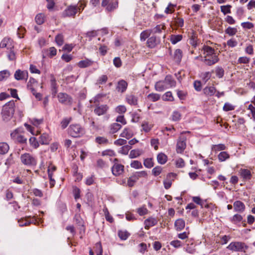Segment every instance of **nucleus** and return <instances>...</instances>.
<instances>
[{
    "mask_svg": "<svg viewBox=\"0 0 255 255\" xmlns=\"http://www.w3.org/2000/svg\"><path fill=\"white\" fill-rule=\"evenodd\" d=\"M20 159L23 165L28 167L34 166L37 164V160L35 157L29 153L21 154Z\"/></svg>",
    "mask_w": 255,
    "mask_h": 255,
    "instance_id": "obj_1",
    "label": "nucleus"
},
{
    "mask_svg": "<svg viewBox=\"0 0 255 255\" xmlns=\"http://www.w3.org/2000/svg\"><path fill=\"white\" fill-rule=\"evenodd\" d=\"M69 133L74 137H79L85 133L84 129L79 124H72L68 129Z\"/></svg>",
    "mask_w": 255,
    "mask_h": 255,
    "instance_id": "obj_2",
    "label": "nucleus"
},
{
    "mask_svg": "<svg viewBox=\"0 0 255 255\" xmlns=\"http://www.w3.org/2000/svg\"><path fill=\"white\" fill-rule=\"evenodd\" d=\"M227 248L233 252H246L248 249V246L243 242H233L231 243Z\"/></svg>",
    "mask_w": 255,
    "mask_h": 255,
    "instance_id": "obj_3",
    "label": "nucleus"
},
{
    "mask_svg": "<svg viewBox=\"0 0 255 255\" xmlns=\"http://www.w3.org/2000/svg\"><path fill=\"white\" fill-rule=\"evenodd\" d=\"M102 6L105 7L107 11H112L118 8V0H103L102 2Z\"/></svg>",
    "mask_w": 255,
    "mask_h": 255,
    "instance_id": "obj_4",
    "label": "nucleus"
},
{
    "mask_svg": "<svg viewBox=\"0 0 255 255\" xmlns=\"http://www.w3.org/2000/svg\"><path fill=\"white\" fill-rule=\"evenodd\" d=\"M14 109L13 107H10L9 105H5L1 112L3 120L6 122L8 121L12 117Z\"/></svg>",
    "mask_w": 255,
    "mask_h": 255,
    "instance_id": "obj_5",
    "label": "nucleus"
},
{
    "mask_svg": "<svg viewBox=\"0 0 255 255\" xmlns=\"http://www.w3.org/2000/svg\"><path fill=\"white\" fill-rule=\"evenodd\" d=\"M77 6H70L65 9L62 12V16L63 17H70L74 16L78 12V10H80V7Z\"/></svg>",
    "mask_w": 255,
    "mask_h": 255,
    "instance_id": "obj_6",
    "label": "nucleus"
},
{
    "mask_svg": "<svg viewBox=\"0 0 255 255\" xmlns=\"http://www.w3.org/2000/svg\"><path fill=\"white\" fill-rule=\"evenodd\" d=\"M109 107L107 105H95L94 112L95 114L100 116L106 114L109 110Z\"/></svg>",
    "mask_w": 255,
    "mask_h": 255,
    "instance_id": "obj_7",
    "label": "nucleus"
},
{
    "mask_svg": "<svg viewBox=\"0 0 255 255\" xmlns=\"http://www.w3.org/2000/svg\"><path fill=\"white\" fill-rule=\"evenodd\" d=\"M176 176V174L172 172L168 173L166 175L163 181L164 187L166 189H168L171 187L172 181H174Z\"/></svg>",
    "mask_w": 255,
    "mask_h": 255,
    "instance_id": "obj_8",
    "label": "nucleus"
},
{
    "mask_svg": "<svg viewBox=\"0 0 255 255\" xmlns=\"http://www.w3.org/2000/svg\"><path fill=\"white\" fill-rule=\"evenodd\" d=\"M58 99L60 103L64 105H70L72 103L71 97L66 93H59Z\"/></svg>",
    "mask_w": 255,
    "mask_h": 255,
    "instance_id": "obj_9",
    "label": "nucleus"
},
{
    "mask_svg": "<svg viewBox=\"0 0 255 255\" xmlns=\"http://www.w3.org/2000/svg\"><path fill=\"white\" fill-rule=\"evenodd\" d=\"M14 77L16 80H26L28 77V74L27 71L18 69L15 71Z\"/></svg>",
    "mask_w": 255,
    "mask_h": 255,
    "instance_id": "obj_10",
    "label": "nucleus"
},
{
    "mask_svg": "<svg viewBox=\"0 0 255 255\" xmlns=\"http://www.w3.org/2000/svg\"><path fill=\"white\" fill-rule=\"evenodd\" d=\"M201 51L203 52L204 58L216 55L215 49L208 45H204L201 49Z\"/></svg>",
    "mask_w": 255,
    "mask_h": 255,
    "instance_id": "obj_11",
    "label": "nucleus"
},
{
    "mask_svg": "<svg viewBox=\"0 0 255 255\" xmlns=\"http://www.w3.org/2000/svg\"><path fill=\"white\" fill-rule=\"evenodd\" d=\"M201 60L205 62L207 65L211 66L217 63L219 60V58L218 55L216 54L210 56V57H207L201 59Z\"/></svg>",
    "mask_w": 255,
    "mask_h": 255,
    "instance_id": "obj_12",
    "label": "nucleus"
},
{
    "mask_svg": "<svg viewBox=\"0 0 255 255\" xmlns=\"http://www.w3.org/2000/svg\"><path fill=\"white\" fill-rule=\"evenodd\" d=\"M185 141V138H179L176 145V151L177 153H181L185 149L186 146Z\"/></svg>",
    "mask_w": 255,
    "mask_h": 255,
    "instance_id": "obj_13",
    "label": "nucleus"
},
{
    "mask_svg": "<svg viewBox=\"0 0 255 255\" xmlns=\"http://www.w3.org/2000/svg\"><path fill=\"white\" fill-rule=\"evenodd\" d=\"M112 173L115 176H119L122 174L124 171V166L115 163L112 167Z\"/></svg>",
    "mask_w": 255,
    "mask_h": 255,
    "instance_id": "obj_14",
    "label": "nucleus"
},
{
    "mask_svg": "<svg viewBox=\"0 0 255 255\" xmlns=\"http://www.w3.org/2000/svg\"><path fill=\"white\" fill-rule=\"evenodd\" d=\"M0 47L1 48L7 47V49L13 48L12 40L9 38H4L0 43Z\"/></svg>",
    "mask_w": 255,
    "mask_h": 255,
    "instance_id": "obj_15",
    "label": "nucleus"
},
{
    "mask_svg": "<svg viewBox=\"0 0 255 255\" xmlns=\"http://www.w3.org/2000/svg\"><path fill=\"white\" fill-rule=\"evenodd\" d=\"M233 206L234 210L236 212L242 213L243 212L245 209V204L240 201H235L233 204Z\"/></svg>",
    "mask_w": 255,
    "mask_h": 255,
    "instance_id": "obj_16",
    "label": "nucleus"
},
{
    "mask_svg": "<svg viewBox=\"0 0 255 255\" xmlns=\"http://www.w3.org/2000/svg\"><path fill=\"white\" fill-rule=\"evenodd\" d=\"M167 88H169V86L166 85L165 80L158 81L155 85V90L159 92L163 91Z\"/></svg>",
    "mask_w": 255,
    "mask_h": 255,
    "instance_id": "obj_17",
    "label": "nucleus"
},
{
    "mask_svg": "<svg viewBox=\"0 0 255 255\" xmlns=\"http://www.w3.org/2000/svg\"><path fill=\"white\" fill-rule=\"evenodd\" d=\"M35 219L34 218L30 219V217H27L25 219H21L18 221L20 226H28L31 223H35Z\"/></svg>",
    "mask_w": 255,
    "mask_h": 255,
    "instance_id": "obj_18",
    "label": "nucleus"
},
{
    "mask_svg": "<svg viewBox=\"0 0 255 255\" xmlns=\"http://www.w3.org/2000/svg\"><path fill=\"white\" fill-rule=\"evenodd\" d=\"M241 177L245 180H249L252 177V174L250 170L247 169H241L240 170Z\"/></svg>",
    "mask_w": 255,
    "mask_h": 255,
    "instance_id": "obj_19",
    "label": "nucleus"
},
{
    "mask_svg": "<svg viewBox=\"0 0 255 255\" xmlns=\"http://www.w3.org/2000/svg\"><path fill=\"white\" fill-rule=\"evenodd\" d=\"M204 94L207 96H213L216 92V89L214 86H207L203 89Z\"/></svg>",
    "mask_w": 255,
    "mask_h": 255,
    "instance_id": "obj_20",
    "label": "nucleus"
},
{
    "mask_svg": "<svg viewBox=\"0 0 255 255\" xmlns=\"http://www.w3.org/2000/svg\"><path fill=\"white\" fill-rule=\"evenodd\" d=\"M157 223V220L153 218H149L146 219L144 223L146 229H148L150 227L155 225Z\"/></svg>",
    "mask_w": 255,
    "mask_h": 255,
    "instance_id": "obj_21",
    "label": "nucleus"
},
{
    "mask_svg": "<svg viewBox=\"0 0 255 255\" xmlns=\"http://www.w3.org/2000/svg\"><path fill=\"white\" fill-rule=\"evenodd\" d=\"M93 64V61L88 59H86L85 60H81V61H79L77 65L80 68H86V67H89V66H91Z\"/></svg>",
    "mask_w": 255,
    "mask_h": 255,
    "instance_id": "obj_22",
    "label": "nucleus"
},
{
    "mask_svg": "<svg viewBox=\"0 0 255 255\" xmlns=\"http://www.w3.org/2000/svg\"><path fill=\"white\" fill-rule=\"evenodd\" d=\"M153 127V125L151 123L144 121L142 122L141 124V130L144 131L145 132H148L150 131Z\"/></svg>",
    "mask_w": 255,
    "mask_h": 255,
    "instance_id": "obj_23",
    "label": "nucleus"
},
{
    "mask_svg": "<svg viewBox=\"0 0 255 255\" xmlns=\"http://www.w3.org/2000/svg\"><path fill=\"white\" fill-rule=\"evenodd\" d=\"M121 136L127 139H129L133 136V132L129 128H125L121 133Z\"/></svg>",
    "mask_w": 255,
    "mask_h": 255,
    "instance_id": "obj_24",
    "label": "nucleus"
},
{
    "mask_svg": "<svg viewBox=\"0 0 255 255\" xmlns=\"http://www.w3.org/2000/svg\"><path fill=\"white\" fill-rule=\"evenodd\" d=\"M185 221L182 219H178L175 222L174 225L177 231H181L185 227Z\"/></svg>",
    "mask_w": 255,
    "mask_h": 255,
    "instance_id": "obj_25",
    "label": "nucleus"
},
{
    "mask_svg": "<svg viewBox=\"0 0 255 255\" xmlns=\"http://www.w3.org/2000/svg\"><path fill=\"white\" fill-rule=\"evenodd\" d=\"M165 29V25L164 23H161L158 25H157L156 26L153 27L152 29H151L150 30L152 31V33L153 34L156 33H160L162 32V30H164Z\"/></svg>",
    "mask_w": 255,
    "mask_h": 255,
    "instance_id": "obj_26",
    "label": "nucleus"
},
{
    "mask_svg": "<svg viewBox=\"0 0 255 255\" xmlns=\"http://www.w3.org/2000/svg\"><path fill=\"white\" fill-rule=\"evenodd\" d=\"M127 83L124 80H121L118 83L117 90L118 91L123 93L126 91L127 88Z\"/></svg>",
    "mask_w": 255,
    "mask_h": 255,
    "instance_id": "obj_27",
    "label": "nucleus"
},
{
    "mask_svg": "<svg viewBox=\"0 0 255 255\" xmlns=\"http://www.w3.org/2000/svg\"><path fill=\"white\" fill-rule=\"evenodd\" d=\"M182 57V51L180 49H177L174 53V59L177 63L180 62Z\"/></svg>",
    "mask_w": 255,
    "mask_h": 255,
    "instance_id": "obj_28",
    "label": "nucleus"
},
{
    "mask_svg": "<svg viewBox=\"0 0 255 255\" xmlns=\"http://www.w3.org/2000/svg\"><path fill=\"white\" fill-rule=\"evenodd\" d=\"M147 46L151 48H154L157 44L156 38L155 36H151L149 38L146 42Z\"/></svg>",
    "mask_w": 255,
    "mask_h": 255,
    "instance_id": "obj_29",
    "label": "nucleus"
},
{
    "mask_svg": "<svg viewBox=\"0 0 255 255\" xmlns=\"http://www.w3.org/2000/svg\"><path fill=\"white\" fill-rule=\"evenodd\" d=\"M127 102L131 105H136L137 103V98L132 95H128L126 97Z\"/></svg>",
    "mask_w": 255,
    "mask_h": 255,
    "instance_id": "obj_30",
    "label": "nucleus"
},
{
    "mask_svg": "<svg viewBox=\"0 0 255 255\" xmlns=\"http://www.w3.org/2000/svg\"><path fill=\"white\" fill-rule=\"evenodd\" d=\"M166 85L169 86V88L174 87L176 85V82L175 80L173 79L170 75H167L166 76L164 79Z\"/></svg>",
    "mask_w": 255,
    "mask_h": 255,
    "instance_id": "obj_31",
    "label": "nucleus"
},
{
    "mask_svg": "<svg viewBox=\"0 0 255 255\" xmlns=\"http://www.w3.org/2000/svg\"><path fill=\"white\" fill-rule=\"evenodd\" d=\"M36 84V81L34 78H30L29 80L27 83V87L32 93L34 94V87L35 85Z\"/></svg>",
    "mask_w": 255,
    "mask_h": 255,
    "instance_id": "obj_32",
    "label": "nucleus"
},
{
    "mask_svg": "<svg viewBox=\"0 0 255 255\" xmlns=\"http://www.w3.org/2000/svg\"><path fill=\"white\" fill-rule=\"evenodd\" d=\"M157 160L159 163L164 164L167 160V156L165 154L161 152L157 155Z\"/></svg>",
    "mask_w": 255,
    "mask_h": 255,
    "instance_id": "obj_33",
    "label": "nucleus"
},
{
    "mask_svg": "<svg viewBox=\"0 0 255 255\" xmlns=\"http://www.w3.org/2000/svg\"><path fill=\"white\" fill-rule=\"evenodd\" d=\"M50 141V138L48 134L44 133L40 136L39 142L42 144H47Z\"/></svg>",
    "mask_w": 255,
    "mask_h": 255,
    "instance_id": "obj_34",
    "label": "nucleus"
},
{
    "mask_svg": "<svg viewBox=\"0 0 255 255\" xmlns=\"http://www.w3.org/2000/svg\"><path fill=\"white\" fill-rule=\"evenodd\" d=\"M122 128V126L118 123H114L110 126V132L111 133H115Z\"/></svg>",
    "mask_w": 255,
    "mask_h": 255,
    "instance_id": "obj_35",
    "label": "nucleus"
},
{
    "mask_svg": "<svg viewBox=\"0 0 255 255\" xmlns=\"http://www.w3.org/2000/svg\"><path fill=\"white\" fill-rule=\"evenodd\" d=\"M219 160L221 162L225 161L230 158V155L226 151L221 152L218 156Z\"/></svg>",
    "mask_w": 255,
    "mask_h": 255,
    "instance_id": "obj_36",
    "label": "nucleus"
},
{
    "mask_svg": "<svg viewBox=\"0 0 255 255\" xmlns=\"http://www.w3.org/2000/svg\"><path fill=\"white\" fill-rule=\"evenodd\" d=\"M9 149L8 145L5 142L0 143V154H4L7 152Z\"/></svg>",
    "mask_w": 255,
    "mask_h": 255,
    "instance_id": "obj_37",
    "label": "nucleus"
},
{
    "mask_svg": "<svg viewBox=\"0 0 255 255\" xmlns=\"http://www.w3.org/2000/svg\"><path fill=\"white\" fill-rule=\"evenodd\" d=\"M151 33L152 31H151L150 29H147L142 31L140 35V40L141 41H145V39L147 38Z\"/></svg>",
    "mask_w": 255,
    "mask_h": 255,
    "instance_id": "obj_38",
    "label": "nucleus"
},
{
    "mask_svg": "<svg viewBox=\"0 0 255 255\" xmlns=\"http://www.w3.org/2000/svg\"><path fill=\"white\" fill-rule=\"evenodd\" d=\"M182 35H171L170 36V41L173 44H175L181 41L182 39Z\"/></svg>",
    "mask_w": 255,
    "mask_h": 255,
    "instance_id": "obj_39",
    "label": "nucleus"
},
{
    "mask_svg": "<svg viewBox=\"0 0 255 255\" xmlns=\"http://www.w3.org/2000/svg\"><path fill=\"white\" fill-rule=\"evenodd\" d=\"M160 95L156 93H151L147 95L148 100L152 102H156L160 99Z\"/></svg>",
    "mask_w": 255,
    "mask_h": 255,
    "instance_id": "obj_40",
    "label": "nucleus"
},
{
    "mask_svg": "<svg viewBox=\"0 0 255 255\" xmlns=\"http://www.w3.org/2000/svg\"><path fill=\"white\" fill-rule=\"evenodd\" d=\"M10 75L9 71L7 70L0 71V81L6 79Z\"/></svg>",
    "mask_w": 255,
    "mask_h": 255,
    "instance_id": "obj_41",
    "label": "nucleus"
},
{
    "mask_svg": "<svg viewBox=\"0 0 255 255\" xmlns=\"http://www.w3.org/2000/svg\"><path fill=\"white\" fill-rule=\"evenodd\" d=\"M35 22L39 25L44 23L45 16L42 13H39L36 15L35 18Z\"/></svg>",
    "mask_w": 255,
    "mask_h": 255,
    "instance_id": "obj_42",
    "label": "nucleus"
},
{
    "mask_svg": "<svg viewBox=\"0 0 255 255\" xmlns=\"http://www.w3.org/2000/svg\"><path fill=\"white\" fill-rule=\"evenodd\" d=\"M162 99L165 101H173L174 98L171 92H166L162 96Z\"/></svg>",
    "mask_w": 255,
    "mask_h": 255,
    "instance_id": "obj_43",
    "label": "nucleus"
},
{
    "mask_svg": "<svg viewBox=\"0 0 255 255\" xmlns=\"http://www.w3.org/2000/svg\"><path fill=\"white\" fill-rule=\"evenodd\" d=\"M232 6L231 5L228 4L226 5H222L220 7L221 11L223 13L224 15H226L228 13H230L231 12V8Z\"/></svg>",
    "mask_w": 255,
    "mask_h": 255,
    "instance_id": "obj_44",
    "label": "nucleus"
},
{
    "mask_svg": "<svg viewBox=\"0 0 255 255\" xmlns=\"http://www.w3.org/2000/svg\"><path fill=\"white\" fill-rule=\"evenodd\" d=\"M211 149L213 151L216 152L217 151L225 150L226 149V146L223 144L213 145Z\"/></svg>",
    "mask_w": 255,
    "mask_h": 255,
    "instance_id": "obj_45",
    "label": "nucleus"
},
{
    "mask_svg": "<svg viewBox=\"0 0 255 255\" xmlns=\"http://www.w3.org/2000/svg\"><path fill=\"white\" fill-rule=\"evenodd\" d=\"M237 32V29L235 27H228L225 30V33L230 36L235 35Z\"/></svg>",
    "mask_w": 255,
    "mask_h": 255,
    "instance_id": "obj_46",
    "label": "nucleus"
},
{
    "mask_svg": "<svg viewBox=\"0 0 255 255\" xmlns=\"http://www.w3.org/2000/svg\"><path fill=\"white\" fill-rule=\"evenodd\" d=\"M215 73H216V76L218 78H221L223 77V76L224 75V70L222 67H217L216 68Z\"/></svg>",
    "mask_w": 255,
    "mask_h": 255,
    "instance_id": "obj_47",
    "label": "nucleus"
},
{
    "mask_svg": "<svg viewBox=\"0 0 255 255\" xmlns=\"http://www.w3.org/2000/svg\"><path fill=\"white\" fill-rule=\"evenodd\" d=\"M118 235L121 239L126 240L128 237L129 234L127 231H120L118 233Z\"/></svg>",
    "mask_w": 255,
    "mask_h": 255,
    "instance_id": "obj_48",
    "label": "nucleus"
},
{
    "mask_svg": "<svg viewBox=\"0 0 255 255\" xmlns=\"http://www.w3.org/2000/svg\"><path fill=\"white\" fill-rule=\"evenodd\" d=\"M181 115L178 111H174L171 116V119L173 121H178L180 120Z\"/></svg>",
    "mask_w": 255,
    "mask_h": 255,
    "instance_id": "obj_49",
    "label": "nucleus"
},
{
    "mask_svg": "<svg viewBox=\"0 0 255 255\" xmlns=\"http://www.w3.org/2000/svg\"><path fill=\"white\" fill-rule=\"evenodd\" d=\"M243 220V217L239 214H236L232 217L231 221L234 224H237Z\"/></svg>",
    "mask_w": 255,
    "mask_h": 255,
    "instance_id": "obj_50",
    "label": "nucleus"
},
{
    "mask_svg": "<svg viewBox=\"0 0 255 255\" xmlns=\"http://www.w3.org/2000/svg\"><path fill=\"white\" fill-rule=\"evenodd\" d=\"M115 111L120 114H123L126 113L127 109L125 106L120 105L116 108Z\"/></svg>",
    "mask_w": 255,
    "mask_h": 255,
    "instance_id": "obj_51",
    "label": "nucleus"
},
{
    "mask_svg": "<svg viewBox=\"0 0 255 255\" xmlns=\"http://www.w3.org/2000/svg\"><path fill=\"white\" fill-rule=\"evenodd\" d=\"M29 141L31 146L33 147L34 148H36L39 146L38 142L36 140V139L34 137H31L29 138Z\"/></svg>",
    "mask_w": 255,
    "mask_h": 255,
    "instance_id": "obj_52",
    "label": "nucleus"
},
{
    "mask_svg": "<svg viewBox=\"0 0 255 255\" xmlns=\"http://www.w3.org/2000/svg\"><path fill=\"white\" fill-rule=\"evenodd\" d=\"M141 154L139 150H132L130 151L129 157L130 158H134L139 156Z\"/></svg>",
    "mask_w": 255,
    "mask_h": 255,
    "instance_id": "obj_53",
    "label": "nucleus"
},
{
    "mask_svg": "<svg viewBox=\"0 0 255 255\" xmlns=\"http://www.w3.org/2000/svg\"><path fill=\"white\" fill-rule=\"evenodd\" d=\"M136 212L140 216H143L147 214L148 210L145 206H142L137 209Z\"/></svg>",
    "mask_w": 255,
    "mask_h": 255,
    "instance_id": "obj_54",
    "label": "nucleus"
},
{
    "mask_svg": "<svg viewBox=\"0 0 255 255\" xmlns=\"http://www.w3.org/2000/svg\"><path fill=\"white\" fill-rule=\"evenodd\" d=\"M131 167L135 169H140L142 167V164L140 162L137 160H134L130 163Z\"/></svg>",
    "mask_w": 255,
    "mask_h": 255,
    "instance_id": "obj_55",
    "label": "nucleus"
},
{
    "mask_svg": "<svg viewBox=\"0 0 255 255\" xmlns=\"http://www.w3.org/2000/svg\"><path fill=\"white\" fill-rule=\"evenodd\" d=\"M55 41L58 45L61 46L64 42L63 36L62 35L59 34L55 37Z\"/></svg>",
    "mask_w": 255,
    "mask_h": 255,
    "instance_id": "obj_56",
    "label": "nucleus"
},
{
    "mask_svg": "<svg viewBox=\"0 0 255 255\" xmlns=\"http://www.w3.org/2000/svg\"><path fill=\"white\" fill-rule=\"evenodd\" d=\"M143 164L144 165L148 168H150L153 166V162L151 158L145 159Z\"/></svg>",
    "mask_w": 255,
    "mask_h": 255,
    "instance_id": "obj_57",
    "label": "nucleus"
},
{
    "mask_svg": "<svg viewBox=\"0 0 255 255\" xmlns=\"http://www.w3.org/2000/svg\"><path fill=\"white\" fill-rule=\"evenodd\" d=\"M104 96V95L101 94H98L97 96H96L93 100L95 104H99L100 102H102V99Z\"/></svg>",
    "mask_w": 255,
    "mask_h": 255,
    "instance_id": "obj_58",
    "label": "nucleus"
},
{
    "mask_svg": "<svg viewBox=\"0 0 255 255\" xmlns=\"http://www.w3.org/2000/svg\"><path fill=\"white\" fill-rule=\"evenodd\" d=\"M137 180V179L133 175L131 176L128 180V185L130 187H132Z\"/></svg>",
    "mask_w": 255,
    "mask_h": 255,
    "instance_id": "obj_59",
    "label": "nucleus"
},
{
    "mask_svg": "<svg viewBox=\"0 0 255 255\" xmlns=\"http://www.w3.org/2000/svg\"><path fill=\"white\" fill-rule=\"evenodd\" d=\"M130 148L131 147L129 145H124L121 147L119 152L122 154L126 155L128 153V152Z\"/></svg>",
    "mask_w": 255,
    "mask_h": 255,
    "instance_id": "obj_60",
    "label": "nucleus"
},
{
    "mask_svg": "<svg viewBox=\"0 0 255 255\" xmlns=\"http://www.w3.org/2000/svg\"><path fill=\"white\" fill-rule=\"evenodd\" d=\"M71 120V118H65L62 121V122H61V126L63 129L67 127V126L70 122Z\"/></svg>",
    "mask_w": 255,
    "mask_h": 255,
    "instance_id": "obj_61",
    "label": "nucleus"
},
{
    "mask_svg": "<svg viewBox=\"0 0 255 255\" xmlns=\"http://www.w3.org/2000/svg\"><path fill=\"white\" fill-rule=\"evenodd\" d=\"M175 164L177 167L182 168L185 166V162L183 159L179 158L176 160Z\"/></svg>",
    "mask_w": 255,
    "mask_h": 255,
    "instance_id": "obj_62",
    "label": "nucleus"
},
{
    "mask_svg": "<svg viewBox=\"0 0 255 255\" xmlns=\"http://www.w3.org/2000/svg\"><path fill=\"white\" fill-rule=\"evenodd\" d=\"M238 44L237 41L234 38H231L228 40L227 42V45L230 47H235Z\"/></svg>",
    "mask_w": 255,
    "mask_h": 255,
    "instance_id": "obj_63",
    "label": "nucleus"
},
{
    "mask_svg": "<svg viewBox=\"0 0 255 255\" xmlns=\"http://www.w3.org/2000/svg\"><path fill=\"white\" fill-rule=\"evenodd\" d=\"M108 77L106 75H103L99 77V79L97 81V84L99 85H102L104 83H106L107 81Z\"/></svg>",
    "mask_w": 255,
    "mask_h": 255,
    "instance_id": "obj_64",
    "label": "nucleus"
}]
</instances>
